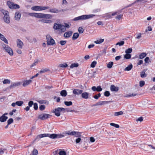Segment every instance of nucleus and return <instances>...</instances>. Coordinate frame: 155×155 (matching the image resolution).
I'll return each mask as SVG.
<instances>
[{
	"instance_id": "obj_1",
	"label": "nucleus",
	"mask_w": 155,
	"mask_h": 155,
	"mask_svg": "<svg viewBox=\"0 0 155 155\" xmlns=\"http://www.w3.org/2000/svg\"><path fill=\"white\" fill-rule=\"evenodd\" d=\"M95 16V15L93 14L85 15L79 16L74 18L73 20L74 21H84L93 18Z\"/></svg>"
},
{
	"instance_id": "obj_2",
	"label": "nucleus",
	"mask_w": 155,
	"mask_h": 155,
	"mask_svg": "<svg viewBox=\"0 0 155 155\" xmlns=\"http://www.w3.org/2000/svg\"><path fill=\"white\" fill-rule=\"evenodd\" d=\"M65 110V109L64 108L58 107L53 110L52 112L54 113L55 115L57 117H59L61 115V112L63 111L64 112Z\"/></svg>"
},
{
	"instance_id": "obj_3",
	"label": "nucleus",
	"mask_w": 155,
	"mask_h": 155,
	"mask_svg": "<svg viewBox=\"0 0 155 155\" xmlns=\"http://www.w3.org/2000/svg\"><path fill=\"white\" fill-rule=\"evenodd\" d=\"M53 28L54 30L60 29V31L62 32H64L66 30V28H64V25L56 23L54 24Z\"/></svg>"
},
{
	"instance_id": "obj_4",
	"label": "nucleus",
	"mask_w": 155,
	"mask_h": 155,
	"mask_svg": "<svg viewBox=\"0 0 155 155\" xmlns=\"http://www.w3.org/2000/svg\"><path fill=\"white\" fill-rule=\"evenodd\" d=\"M46 39L47 41V44L48 45H53L55 44V41L51 37L49 34H48L46 35Z\"/></svg>"
},
{
	"instance_id": "obj_5",
	"label": "nucleus",
	"mask_w": 155,
	"mask_h": 155,
	"mask_svg": "<svg viewBox=\"0 0 155 155\" xmlns=\"http://www.w3.org/2000/svg\"><path fill=\"white\" fill-rule=\"evenodd\" d=\"M51 115L48 114L42 113L38 115V118L41 120H46Z\"/></svg>"
},
{
	"instance_id": "obj_6",
	"label": "nucleus",
	"mask_w": 155,
	"mask_h": 155,
	"mask_svg": "<svg viewBox=\"0 0 155 155\" xmlns=\"http://www.w3.org/2000/svg\"><path fill=\"white\" fill-rule=\"evenodd\" d=\"M31 16L34 17L38 18H42L43 13H28V14Z\"/></svg>"
},
{
	"instance_id": "obj_7",
	"label": "nucleus",
	"mask_w": 155,
	"mask_h": 155,
	"mask_svg": "<svg viewBox=\"0 0 155 155\" xmlns=\"http://www.w3.org/2000/svg\"><path fill=\"white\" fill-rule=\"evenodd\" d=\"M5 46L4 47L6 51L8 52L11 56L13 55V51L12 48L8 45H5Z\"/></svg>"
},
{
	"instance_id": "obj_8",
	"label": "nucleus",
	"mask_w": 155,
	"mask_h": 155,
	"mask_svg": "<svg viewBox=\"0 0 155 155\" xmlns=\"http://www.w3.org/2000/svg\"><path fill=\"white\" fill-rule=\"evenodd\" d=\"M3 20L7 24H9L10 22V18L9 14L5 15L3 17Z\"/></svg>"
},
{
	"instance_id": "obj_9",
	"label": "nucleus",
	"mask_w": 155,
	"mask_h": 155,
	"mask_svg": "<svg viewBox=\"0 0 155 155\" xmlns=\"http://www.w3.org/2000/svg\"><path fill=\"white\" fill-rule=\"evenodd\" d=\"M83 91L82 90L79 89H74L73 91V93L75 95H79L81 94L83 92Z\"/></svg>"
},
{
	"instance_id": "obj_10",
	"label": "nucleus",
	"mask_w": 155,
	"mask_h": 155,
	"mask_svg": "<svg viewBox=\"0 0 155 155\" xmlns=\"http://www.w3.org/2000/svg\"><path fill=\"white\" fill-rule=\"evenodd\" d=\"M52 17V15L51 14L43 13L42 18H45L46 19H51Z\"/></svg>"
},
{
	"instance_id": "obj_11",
	"label": "nucleus",
	"mask_w": 155,
	"mask_h": 155,
	"mask_svg": "<svg viewBox=\"0 0 155 155\" xmlns=\"http://www.w3.org/2000/svg\"><path fill=\"white\" fill-rule=\"evenodd\" d=\"M61 10L56 8H51L49 9V12L51 13H58L61 12Z\"/></svg>"
},
{
	"instance_id": "obj_12",
	"label": "nucleus",
	"mask_w": 155,
	"mask_h": 155,
	"mask_svg": "<svg viewBox=\"0 0 155 155\" xmlns=\"http://www.w3.org/2000/svg\"><path fill=\"white\" fill-rule=\"evenodd\" d=\"M21 17V14L20 13L18 12H17L15 13V20L17 21H19Z\"/></svg>"
},
{
	"instance_id": "obj_13",
	"label": "nucleus",
	"mask_w": 155,
	"mask_h": 155,
	"mask_svg": "<svg viewBox=\"0 0 155 155\" xmlns=\"http://www.w3.org/2000/svg\"><path fill=\"white\" fill-rule=\"evenodd\" d=\"M89 93L87 92H84L81 93V96L82 98L84 99H87L89 97Z\"/></svg>"
},
{
	"instance_id": "obj_14",
	"label": "nucleus",
	"mask_w": 155,
	"mask_h": 155,
	"mask_svg": "<svg viewBox=\"0 0 155 155\" xmlns=\"http://www.w3.org/2000/svg\"><path fill=\"white\" fill-rule=\"evenodd\" d=\"M110 89L112 91L117 92L118 91L119 88L117 87H116L114 85H112L110 87Z\"/></svg>"
},
{
	"instance_id": "obj_15",
	"label": "nucleus",
	"mask_w": 155,
	"mask_h": 155,
	"mask_svg": "<svg viewBox=\"0 0 155 155\" xmlns=\"http://www.w3.org/2000/svg\"><path fill=\"white\" fill-rule=\"evenodd\" d=\"M17 44L18 47L19 48H22L23 45V43L19 39H18L17 41Z\"/></svg>"
},
{
	"instance_id": "obj_16",
	"label": "nucleus",
	"mask_w": 155,
	"mask_h": 155,
	"mask_svg": "<svg viewBox=\"0 0 155 155\" xmlns=\"http://www.w3.org/2000/svg\"><path fill=\"white\" fill-rule=\"evenodd\" d=\"M0 39L3 41L6 44H8L7 40L4 37V36L0 33Z\"/></svg>"
},
{
	"instance_id": "obj_17",
	"label": "nucleus",
	"mask_w": 155,
	"mask_h": 155,
	"mask_svg": "<svg viewBox=\"0 0 155 155\" xmlns=\"http://www.w3.org/2000/svg\"><path fill=\"white\" fill-rule=\"evenodd\" d=\"M73 32L72 31H68L65 32L64 34V37L65 38H69L72 35Z\"/></svg>"
},
{
	"instance_id": "obj_18",
	"label": "nucleus",
	"mask_w": 155,
	"mask_h": 155,
	"mask_svg": "<svg viewBox=\"0 0 155 155\" xmlns=\"http://www.w3.org/2000/svg\"><path fill=\"white\" fill-rule=\"evenodd\" d=\"M20 84V82H16L15 83L11 84V85L9 86V88L10 89L14 88L18 86Z\"/></svg>"
},
{
	"instance_id": "obj_19",
	"label": "nucleus",
	"mask_w": 155,
	"mask_h": 155,
	"mask_svg": "<svg viewBox=\"0 0 155 155\" xmlns=\"http://www.w3.org/2000/svg\"><path fill=\"white\" fill-rule=\"evenodd\" d=\"M32 82V80H26L24 81L23 83V86L24 87H25L27 85L29 84Z\"/></svg>"
},
{
	"instance_id": "obj_20",
	"label": "nucleus",
	"mask_w": 155,
	"mask_h": 155,
	"mask_svg": "<svg viewBox=\"0 0 155 155\" xmlns=\"http://www.w3.org/2000/svg\"><path fill=\"white\" fill-rule=\"evenodd\" d=\"M8 118L7 116H4L2 115L0 117V121L1 122H5Z\"/></svg>"
},
{
	"instance_id": "obj_21",
	"label": "nucleus",
	"mask_w": 155,
	"mask_h": 155,
	"mask_svg": "<svg viewBox=\"0 0 155 155\" xmlns=\"http://www.w3.org/2000/svg\"><path fill=\"white\" fill-rule=\"evenodd\" d=\"M41 8L40 6H35L31 7V9L35 11H41Z\"/></svg>"
},
{
	"instance_id": "obj_22",
	"label": "nucleus",
	"mask_w": 155,
	"mask_h": 155,
	"mask_svg": "<svg viewBox=\"0 0 155 155\" xmlns=\"http://www.w3.org/2000/svg\"><path fill=\"white\" fill-rule=\"evenodd\" d=\"M41 21L43 23H51L52 22V20L49 19H42L41 20Z\"/></svg>"
},
{
	"instance_id": "obj_23",
	"label": "nucleus",
	"mask_w": 155,
	"mask_h": 155,
	"mask_svg": "<svg viewBox=\"0 0 155 155\" xmlns=\"http://www.w3.org/2000/svg\"><path fill=\"white\" fill-rule=\"evenodd\" d=\"M67 94V92L65 90H62L60 92V95L62 97H65Z\"/></svg>"
},
{
	"instance_id": "obj_24",
	"label": "nucleus",
	"mask_w": 155,
	"mask_h": 155,
	"mask_svg": "<svg viewBox=\"0 0 155 155\" xmlns=\"http://www.w3.org/2000/svg\"><path fill=\"white\" fill-rule=\"evenodd\" d=\"M79 35L78 33H75L74 34L72 37L73 40H75L79 36Z\"/></svg>"
},
{
	"instance_id": "obj_25",
	"label": "nucleus",
	"mask_w": 155,
	"mask_h": 155,
	"mask_svg": "<svg viewBox=\"0 0 155 155\" xmlns=\"http://www.w3.org/2000/svg\"><path fill=\"white\" fill-rule=\"evenodd\" d=\"M48 137L52 139L57 138V134H49Z\"/></svg>"
},
{
	"instance_id": "obj_26",
	"label": "nucleus",
	"mask_w": 155,
	"mask_h": 155,
	"mask_svg": "<svg viewBox=\"0 0 155 155\" xmlns=\"http://www.w3.org/2000/svg\"><path fill=\"white\" fill-rule=\"evenodd\" d=\"M133 67V65L131 64H130L126 67L124 70L125 71H130L132 69Z\"/></svg>"
},
{
	"instance_id": "obj_27",
	"label": "nucleus",
	"mask_w": 155,
	"mask_h": 155,
	"mask_svg": "<svg viewBox=\"0 0 155 155\" xmlns=\"http://www.w3.org/2000/svg\"><path fill=\"white\" fill-rule=\"evenodd\" d=\"M75 133H76L75 131H72L71 130L67 131L66 133V134L68 135L71 136H74Z\"/></svg>"
},
{
	"instance_id": "obj_28",
	"label": "nucleus",
	"mask_w": 155,
	"mask_h": 155,
	"mask_svg": "<svg viewBox=\"0 0 155 155\" xmlns=\"http://www.w3.org/2000/svg\"><path fill=\"white\" fill-rule=\"evenodd\" d=\"M0 11L4 15V16L5 15H7L9 14V12L8 11L5 10L4 9H0Z\"/></svg>"
},
{
	"instance_id": "obj_29",
	"label": "nucleus",
	"mask_w": 155,
	"mask_h": 155,
	"mask_svg": "<svg viewBox=\"0 0 155 155\" xmlns=\"http://www.w3.org/2000/svg\"><path fill=\"white\" fill-rule=\"evenodd\" d=\"M104 39H98L94 41V43L96 44H100L104 42Z\"/></svg>"
},
{
	"instance_id": "obj_30",
	"label": "nucleus",
	"mask_w": 155,
	"mask_h": 155,
	"mask_svg": "<svg viewBox=\"0 0 155 155\" xmlns=\"http://www.w3.org/2000/svg\"><path fill=\"white\" fill-rule=\"evenodd\" d=\"M7 3L8 7L12 9L14 3L10 1H8Z\"/></svg>"
},
{
	"instance_id": "obj_31",
	"label": "nucleus",
	"mask_w": 155,
	"mask_h": 155,
	"mask_svg": "<svg viewBox=\"0 0 155 155\" xmlns=\"http://www.w3.org/2000/svg\"><path fill=\"white\" fill-rule=\"evenodd\" d=\"M110 102V101H101L97 102V103L98 105H101L104 104L105 103H109Z\"/></svg>"
},
{
	"instance_id": "obj_32",
	"label": "nucleus",
	"mask_w": 155,
	"mask_h": 155,
	"mask_svg": "<svg viewBox=\"0 0 155 155\" xmlns=\"http://www.w3.org/2000/svg\"><path fill=\"white\" fill-rule=\"evenodd\" d=\"M146 55L147 54L145 53H142L139 55V58L142 59L145 58Z\"/></svg>"
},
{
	"instance_id": "obj_33",
	"label": "nucleus",
	"mask_w": 155,
	"mask_h": 155,
	"mask_svg": "<svg viewBox=\"0 0 155 155\" xmlns=\"http://www.w3.org/2000/svg\"><path fill=\"white\" fill-rule=\"evenodd\" d=\"M131 55L130 54H126L124 56V58L126 59H129L131 58Z\"/></svg>"
},
{
	"instance_id": "obj_34",
	"label": "nucleus",
	"mask_w": 155,
	"mask_h": 155,
	"mask_svg": "<svg viewBox=\"0 0 155 155\" xmlns=\"http://www.w3.org/2000/svg\"><path fill=\"white\" fill-rule=\"evenodd\" d=\"M113 62L112 61H110L107 64V67L109 68H111L113 65Z\"/></svg>"
},
{
	"instance_id": "obj_35",
	"label": "nucleus",
	"mask_w": 155,
	"mask_h": 155,
	"mask_svg": "<svg viewBox=\"0 0 155 155\" xmlns=\"http://www.w3.org/2000/svg\"><path fill=\"white\" fill-rule=\"evenodd\" d=\"M68 66V64L66 63L60 64L59 65L58 67L60 68H67Z\"/></svg>"
},
{
	"instance_id": "obj_36",
	"label": "nucleus",
	"mask_w": 155,
	"mask_h": 155,
	"mask_svg": "<svg viewBox=\"0 0 155 155\" xmlns=\"http://www.w3.org/2000/svg\"><path fill=\"white\" fill-rule=\"evenodd\" d=\"M78 66H79V64L78 63H73L71 64V65L70 66V68H72L74 67H78Z\"/></svg>"
},
{
	"instance_id": "obj_37",
	"label": "nucleus",
	"mask_w": 155,
	"mask_h": 155,
	"mask_svg": "<svg viewBox=\"0 0 155 155\" xmlns=\"http://www.w3.org/2000/svg\"><path fill=\"white\" fill-rule=\"evenodd\" d=\"M123 114V113L122 111L116 112L114 113V115L115 116L121 115Z\"/></svg>"
},
{
	"instance_id": "obj_38",
	"label": "nucleus",
	"mask_w": 155,
	"mask_h": 155,
	"mask_svg": "<svg viewBox=\"0 0 155 155\" xmlns=\"http://www.w3.org/2000/svg\"><path fill=\"white\" fill-rule=\"evenodd\" d=\"M132 51V49L131 48H128L125 51L126 54H130L131 53Z\"/></svg>"
},
{
	"instance_id": "obj_39",
	"label": "nucleus",
	"mask_w": 155,
	"mask_h": 155,
	"mask_svg": "<svg viewBox=\"0 0 155 155\" xmlns=\"http://www.w3.org/2000/svg\"><path fill=\"white\" fill-rule=\"evenodd\" d=\"M17 105L18 106H21L23 104L24 102L21 101H17L16 102Z\"/></svg>"
},
{
	"instance_id": "obj_40",
	"label": "nucleus",
	"mask_w": 155,
	"mask_h": 155,
	"mask_svg": "<svg viewBox=\"0 0 155 155\" xmlns=\"http://www.w3.org/2000/svg\"><path fill=\"white\" fill-rule=\"evenodd\" d=\"M64 104L67 106H70L72 105V102L71 101H65L64 102Z\"/></svg>"
},
{
	"instance_id": "obj_41",
	"label": "nucleus",
	"mask_w": 155,
	"mask_h": 155,
	"mask_svg": "<svg viewBox=\"0 0 155 155\" xmlns=\"http://www.w3.org/2000/svg\"><path fill=\"white\" fill-rule=\"evenodd\" d=\"M32 155H37L38 154V151L36 149H34L31 152Z\"/></svg>"
},
{
	"instance_id": "obj_42",
	"label": "nucleus",
	"mask_w": 155,
	"mask_h": 155,
	"mask_svg": "<svg viewBox=\"0 0 155 155\" xmlns=\"http://www.w3.org/2000/svg\"><path fill=\"white\" fill-rule=\"evenodd\" d=\"M59 155H66V153L64 150H61L58 153Z\"/></svg>"
},
{
	"instance_id": "obj_43",
	"label": "nucleus",
	"mask_w": 155,
	"mask_h": 155,
	"mask_svg": "<svg viewBox=\"0 0 155 155\" xmlns=\"http://www.w3.org/2000/svg\"><path fill=\"white\" fill-rule=\"evenodd\" d=\"M110 126L115 127L116 128H118L120 127V126L118 124L113 123H110Z\"/></svg>"
},
{
	"instance_id": "obj_44",
	"label": "nucleus",
	"mask_w": 155,
	"mask_h": 155,
	"mask_svg": "<svg viewBox=\"0 0 155 155\" xmlns=\"http://www.w3.org/2000/svg\"><path fill=\"white\" fill-rule=\"evenodd\" d=\"M13 119L12 118L9 119L7 121L8 125L11 124L12 123H13Z\"/></svg>"
},
{
	"instance_id": "obj_45",
	"label": "nucleus",
	"mask_w": 155,
	"mask_h": 155,
	"mask_svg": "<svg viewBox=\"0 0 155 155\" xmlns=\"http://www.w3.org/2000/svg\"><path fill=\"white\" fill-rule=\"evenodd\" d=\"M124 43V41H121L120 42H119L117 43L116 44V45H119L120 46H121L123 45Z\"/></svg>"
},
{
	"instance_id": "obj_46",
	"label": "nucleus",
	"mask_w": 155,
	"mask_h": 155,
	"mask_svg": "<svg viewBox=\"0 0 155 155\" xmlns=\"http://www.w3.org/2000/svg\"><path fill=\"white\" fill-rule=\"evenodd\" d=\"M104 95L106 97H108L110 95V93L109 91H106L104 92Z\"/></svg>"
},
{
	"instance_id": "obj_47",
	"label": "nucleus",
	"mask_w": 155,
	"mask_h": 155,
	"mask_svg": "<svg viewBox=\"0 0 155 155\" xmlns=\"http://www.w3.org/2000/svg\"><path fill=\"white\" fill-rule=\"evenodd\" d=\"M76 133L74 134V136L75 137H80L81 136V134L80 132H76L75 131Z\"/></svg>"
},
{
	"instance_id": "obj_48",
	"label": "nucleus",
	"mask_w": 155,
	"mask_h": 155,
	"mask_svg": "<svg viewBox=\"0 0 155 155\" xmlns=\"http://www.w3.org/2000/svg\"><path fill=\"white\" fill-rule=\"evenodd\" d=\"M41 11L44 10L46 9H49V6H40Z\"/></svg>"
},
{
	"instance_id": "obj_49",
	"label": "nucleus",
	"mask_w": 155,
	"mask_h": 155,
	"mask_svg": "<svg viewBox=\"0 0 155 155\" xmlns=\"http://www.w3.org/2000/svg\"><path fill=\"white\" fill-rule=\"evenodd\" d=\"M97 64V62L96 61H93L91 64V67L92 68H94L95 67L96 64Z\"/></svg>"
},
{
	"instance_id": "obj_50",
	"label": "nucleus",
	"mask_w": 155,
	"mask_h": 155,
	"mask_svg": "<svg viewBox=\"0 0 155 155\" xmlns=\"http://www.w3.org/2000/svg\"><path fill=\"white\" fill-rule=\"evenodd\" d=\"M3 83L4 84H10V80L8 79H5L3 81Z\"/></svg>"
},
{
	"instance_id": "obj_51",
	"label": "nucleus",
	"mask_w": 155,
	"mask_h": 155,
	"mask_svg": "<svg viewBox=\"0 0 155 155\" xmlns=\"http://www.w3.org/2000/svg\"><path fill=\"white\" fill-rule=\"evenodd\" d=\"M140 76L141 78H145L147 76V74H145V72L142 71L140 73Z\"/></svg>"
},
{
	"instance_id": "obj_52",
	"label": "nucleus",
	"mask_w": 155,
	"mask_h": 155,
	"mask_svg": "<svg viewBox=\"0 0 155 155\" xmlns=\"http://www.w3.org/2000/svg\"><path fill=\"white\" fill-rule=\"evenodd\" d=\"M20 8V6L19 5L15 4H13V7L12 9H16V8Z\"/></svg>"
},
{
	"instance_id": "obj_53",
	"label": "nucleus",
	"mask_w": 155,
	"mask_h": 155,
	"mask_svg": "<svg viewBox=\"0 0 155 155\" xmlns=\"http://www.w3.org/2000/svg\"><path fill=\"white\" fill-rule=\"evenodd\" d=\"M45 106L44 105H42L39 106V108L40 110L42 111L45 109Z\"/></svg>"
},
{
	"instance_id": "obj_54",
	"label": "nucleus",
	"mask_w": 155,
	"mask_h": 155,
	"mask_svg": "<svg viewBox=\"0 0 155 155\" xmlns=\"http://www.w3.org/2000/svg\"><path fill=\"white\" fill-rule=\"evenodd\" d=\"M84 31V30L83 28L81 27H80L79 28L78 31L80 33H82Z\"/></svg>"
},
{
	"instance_id": "obj_55",
	"label": "nucleus",
	"mask_w": 155,
	"mask_h": 155,
	"mask_svg": "<svg viewBox=\"0 0 155 155\" xmlns=\"http://www.w3.org/2000/svg\"><path fill=\"white\" fill-rule=\"evenodd\" d=\"M6 150V149H0V155H2L3 154L5 151Z\"/></svg>"
},
{
	"instance_id": "obj_56",
	"label": "nucleus",
	"mask_w": 155,
	"mask_h": 155,
	"mask_svg": "<svg viewBox=\"0 0 155 155\" xmlns=\"http://www.w3.org/2000/svg\"><path fill=\"white\" fill-rule=\"evenodd\" d=\"M38 102L40 104H46L47 102L45 100H40L38 101Z\"/></svg>"
},
{
	"instance_id": "obj_57",
	"label": "nucleus",
	"mask_w": 155,
	"mask_h": 155,
	"mask_svg": "<svg viewBox=\"0 0 155 155\" xmlns=\"http://www.w3.org/2000/svg\"><path fill=\"white\" fill-rule=\"evenodd\" d=\"M97 92H100L102 90V88L100 86H97Z\"/></svg>"
},
{
	"instance_id": "obj_58",
	"label": "nucleus",
	"mask_w": 155,
	"mask_h": 155,
	"mask_svg": "<svg viewBox=\"0 0 155 155\" xmlns=\"http://www.w3.org/2000/svg\"><path fill=\"white\" fill-rule=\"evenodd\" d=\"M48 71H49V70L48 69H43L42 70L40 71L39 72H40V73L41 74V73H45L46 72Z\"/></svg>"
},
{
	"instance_id": "obj_59",
	"label": "nucleus",
	"mask_w": 155,
	"mask_h": 155,
	"mask_svg": "<svg viewBox=\"0 0 155 155\" xmlns=\"http://www.w3.org/2000/svg\"><path fill=\"white\" fill-rule=\"evenodd\" d=\"M139 84L140 87H142L144 85L145 82L143 81H140Z\"/></svg>"
},
{
	"instance_id": "obj_60",
	"label": "nucleus",
	"mask_w": 155,
	"mask_h": 155,
	"mask_svg": "<svg viewBox=\"0 0 155 155\" xmlns=\"http://www.w3.org/2000/svg\"><path fill=\"white\" fill-rule=\"evenodd\" d=\"M122 16H123L122 15L120 14V15H118L117 16H116V19H117L118 20H120L121 19V18H122Z\"/></svg>"
},
{
	"instance_id": "obj_61",
	"label": "nucleus",
	"mask_w": 155,
	"mask_h": 155,
	"mask_svg": "<svg viewBox=\"0 0 155 155\" xmlns=\"http://www.w3.org/2000/svg\"><path fill=\"white\" fill-rule=\"evenodd\" d=\"M64 135L62 134H57V138H60L63 137Z\"/></svg>"
},
{
	"instance_id": "obj_62",
	"label": "nucleus",
	"mask_w": 155,
	"mask_h": 155,
	"mask_svg": "<svg viewBox=\"0 0 155 155\" xmlns=\"http://www.w3.org/2000/svg\"><path fill=\"white\" fill-rule=\"evenodd\" d=\"M42 138V134L38 135L36 138L35 139L34 141L36 140L37 139H40V138Z\"/></svg>"
},
{
	"instance_id": "obj_63",
	"label": "nucleus",
	"mask_w": 155,
	"mask_h": 155,
	"mask_svg": "<svg viewBox=\"0 0 155 155\" xmlns=\"http://www.w3.org/2000/svg\"><path fill=\"white\" fill-rule=\"evenodd\" d=\"M34 108L35 110H37L38 109V104L36 103H34Z\"/></svg>"
},
{
	"instance_id": "obj_64",
	"label": "nucleus",
	"mask_w": 155,
	"mask_h": 155,
	"mask_svg": "<svg viewBox=\"0 0 155 155\" xmlns=\"http://www.w3.org/2000/svg\"><path fill=\"white\" fill-rule=\"evenodd\" d=\"M101 11V8H97L93 10V12L94 13H96L98 12H99Z\"/></svg>"
}]
</instances>
